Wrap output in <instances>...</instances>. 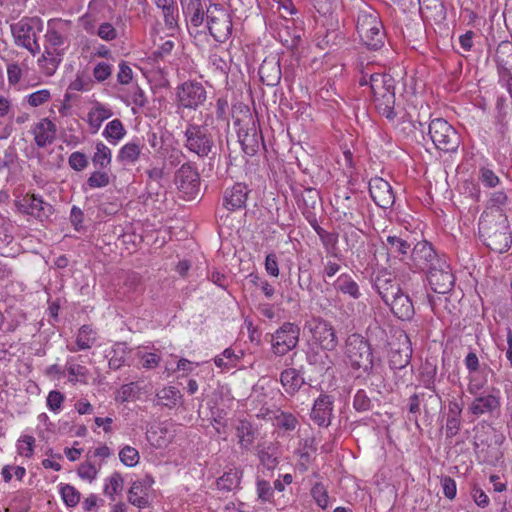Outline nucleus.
<instances>
[{
	"instance_id": "1",
	"label": "nucleus",
	"mask_w": 512,
	"mask_h": 512,
	"mask_svg": "<svg viewBox=\"0 0 512 512\" xmlns=\"http://www.w3.org/2000/svg\"><path fill=\"white\" fill-rule=\"evenodd\" d=\"M479 234L486 245L498 253L506 252L512 243V233L506 214L484 211L479 220Z\"/></svg>"
},
{
	"instance_id": "2",
	"label": "nucleus",
	"mask_w": 512,
	"mask_h": 512,
	"mask_svg": "<svg viewBox=\"0 0 512 512\" xmlns=\"http://www.w3.org/2000/svg\"><path fill=\"white\" fill-rule=\"evenodd\" d=\"M345 355L355 370H363L370 373L373 369V352L371 345L363 336L351 334L348 336L345 344Z\"/></svg>"
},
{
	"instance_id": "3",
	"label": "nucleus",
	"mask_w": 512,
	"mask_h": 512,
	"mask_svg": "<svg viewBox=\"0 0 512 512\" xmlns=\"http://www.w3.org/2000/svg\"><path fill=\"white\" fill-rule=\"evenodd\" d=\"M428 134L435 147L445 153H454L460 145V135L446 120L434 119L429 124Z\"/></svg>"
},
{
	"instance_id": "4",
	"label": "nucleus",
	"mask_w": 512,
	"mask_h": 512,
	"mask_svg": "<svg viewBox=\"0 0 512 512\" xmlns=\"http://www.w3.org/2000/svg\"><path fill=\"white\" fill-rule=\"evenodd\" d=\"M206 28L213 39L222 44L227 42L233 31V23L230 13L220 4L212 6Z\"/></svg>"
},
{
	"instance_id": "5",
	"label": "nucleus",
	"mask_w": 512,
	"mask_h": 512,
	"mask_svg": "<svg viewBox=\"0 0 512 512\" xmlns=\"http://www.w3.org/2000/svg\"><path fill=\"white\" fill-rule=\"evenodd\" d=\"M185 147L199 157H207L214 147V140L206 125L190 123L184 132Z\"/></svg>"
},
{
	"instance_id": "6",
	"label": "nucleus",
	"mask_w": 512,
	"mask_h": 512,
	"mask_svg": "<svg viewBox=\"0 0 512 512\" xmlns=\"http://www.w3.org/2000/svg\"><path fill=\"white\" fill-rule=\"evenodd\" d=\"M299 336L300 328L298 325L285 322L272 334L271 346L273 353L277 356L286 355L297 346Z\"/></svg>"
},
{
	"instance_id": "7",
	"label": "nucleus",
	"mask_w": 512,
	"mask_h": 512,
	"mask_svg": "<svg viewBox=\"0 0 512 512\" xmlns=\"http://www.w3.org/2000/svg\"><path fill=\"white\" fill-rule=\"evenodd\" d=\"M174 181L184 199L191 200L199 194L200 176L197 169L191 164H183L177 170Z\"/></svg>"
},
{
	"instance_id": "8",
	"label": "nucleus",
	"mask_w": 512,
	"mask_h": 512,
	"mask_svg": "<svg viewBox=\"0 0 512 512\" xmlns=\"http://www.w3.org/2000/svg\"><path fill=\"white\" fill-rule=\"evenodd\" d=\"M38 18H23L11 25V32L17 45L26 48L33 55L40 52V46L36 40L34 25L39 23Z\"/></svg>"
},
{
	"instance_id": "9",
	"label": "nucleus",
	"mask_w": 512,
	"mask_h": 512,
	"mask_svg": "<svg viewBox=\"0 0 512 512\" xmlns=\"http://www.w3.org/2000/svg\"><path fill=\"white\" fill-rule=\"evenodd\" d=\"M427 280L435 293L446 294L454 286L455 277L445 259L437 261L435 266L427 270Z\"/></svg>"
},
{
	"instance_id": "10",
	"label": "nucleus",
	"mask_w": 512,
	"mask_h": 512,
	"mask_svg": "<svg viewBox=\"0 0 512 512\" xmlns=\"http://www.w3.org/2000/svg\"><path fill=\"white\" fill-rule=\"evenodd\" d=\"M177 97L180 106L188 109H197L206 101V90L204 86L195 81L183 83L177 89Z\"/></svg>"
},
{
	"instance_id": "11",
	"label": "nucleus",
	"mask_w": 512,
	"mask_h": 512,
	"mask_svg": "<svg viewBox=\"0 0 512 512\" xmlns=\"http://www.w3.org/2000/svg\"><path fill=\"white\" fill-rule=\"evenodd\" d=\"M310 332L316 344L323 351H333L338 346V338L333 326L321 318L314 319L310 324Z\"/></svg>"
},
{
	"instance_id": "12",
	"label": "nucleus",
	"mask_w": 512,
	"mask_h": 512,
	"mask_svg": "<svg viewBox=\"0 0 512 512\" xmlns=\"http://www.w3.org/2000/svg\"><path fill=\"white\" fill-rule=\"evenodd\" d=\"M215 4H212L210 0H189L187 3L184 14L187 19L188 29L192 34V29L198 33V28L201 27L204 21H207L210 9Z\"/></svg>"
},
{
	"instance_id": "13",
	"label": "nucleus",
	"mask_w": 512,
	"mask_h": 512,
	"mask_svg": "<svg viewBox=\"0 0 512 512\" xmlns=\"http://www.w3.org/2000/svg\"><path fill=\"white\" fill-rule=\"evenodd\" d=\"M370 196L377 206L388 209L395 203V195L391 185L381 177L369 181Z\"/></svg>"
},
{
	"instance_id": "14",
	"label": "nucleus",
	"mask_w": 512,
	"mask_h": 512,
	"mask_svg": "<svg viewBox=\"0 0 512 512\" xmlns=\"http://www.w3.org/2000/svg\"><path fill=\"white\" fill-rule=\"evenodd\" d=\"M18 208L21 212L41 220L48 218L53 213V207L35 194L24 196L18 201Z\"/></svg>"
},
{
	"instance_id": "15",
	"label": "nucleus",
	"mask_w": 512,
	"mask_h": 512,
	"mask_svg": "<svg viewBox=\"0 0 512 512\" xmlns=\"http://www.w3.org/2000/svg\"><path fill=\"white\" fill-rule=\"evenodd\" d=\"M411 258L414 265L421 270H429L436 265L437 261H442L434 251L432 245L427 241L418 242L411 251Z\"/></svg>"
},
{
	"instance_id": "16",
	"label": "nucleus",
	"mask_w": 512,
	"mask_h": 512,
	"mask_svg": "<svg viewBox=\"0 0 512 512\" xmlns=\"http://www.w3.org/2000/svg\"><path fill=\"white\" fill-rule=\"evenodd\" d=\"M374 287L384 303H388L389 299L398 295L402 290L396 277L386 269L377 273L374 279Z\"/></svg>"
},
{
	"instance_id": "17",
	"label": "nucleus",
	"mask_w": 512,
	"mask_h": 512,
	"mask_svg": "<svg viewBox=\"0 0 512 512\" xmlns=\"http://www.w3.org/2000/svg\"><path fill=\"white\" fill-rule=\"evenodd\" d=\"M399 347H391L389 354V366L394 370H403L410 363L412 348L409 338L406 334H401L398 338Z\"/></svg>"
},
{
	"instance_id": "18",
	"label": "nucleus",
	"mask_w": 512,
	"mask_h": 512,
	"mask_svg": "<svg viewBox=\"0 0 512 512\" xmlns=\"http://www.w3.org/2000/svg\"><path fill=\"white\" fill-rule=\"evenodd\" d=\"M334 399L330 395L321 394L314 402L311 419L318 425L327 427L331 423Z\"/></svg>"
},
{
	"instance_id": "19",
	"label": "nucleus",
	"mask_w": 512,
	"mask_h": 512,
	"mask_svg": "<svg viewBox=\"0 0 512 512\" xmlns=\"http://www.w3.org/2000/svg\"><path fill=\"white\" fill-rule=\"evenodd\" d=\"M390 307L391 312L402 321H409L414 317L415 308L409 295L403 290L398 295L393 296L385 303Z\"/></svg>"
},
{
	"instance_id": "20",
	"label": "nucleus",
	"mask_w": 512,
	"mask_h": 512,
	"mask_svg": "<svg viewBox=\"0 0 512 512\" xmlns=\"http://www.w3.org/2000/svg\"><path fill=\"white\" fill-rule=\"evenodd\" d=\"M250 190L244 183H235L227 188L223 195V206L229 211L245 207Z\"/></svg>"
},
{
	"instance_id": "21",
	"label": "nucleus",
	"mask_w": 512,
	"mask_h": 512,
	"mask_svg": "<svg viewBox=\"0 0 512 512\" xmlns=\"http://www.w3.org/2000/svg\"><path fill=\"white\" fill-rule=\"evenodd\" d=\"M381 24L382 21L379 13L375 9L368 5H364L359 9L356 22L359 37L368 38V32L373 28L381 26Z\"/></svg>"
},
{
	"instance_id": "22",
	"label": "nucleus",
	"mask_w": 512,
	"mask_h": 512,
	"mask_svg": "<svg viewBox=\"0 0 512 512\" xmlns=\"http://www.w3.org/2000/svg\"><path fill=\"white\" fill-rule=\"evenodd\" d=\"M153 482L150 476H145L143 479L133 482L128 491V501L138 508L147 507L149 504L148 491Z\"/></svg>"
},
{
	"instance_id": "23",
	"label": "nucleus",
	"mask_w": 512,
	"mask_h": 512,
	"mask_svg": "<svg viewBox=\"0 0 512 512\" xmlns=\"http://www.w3.org/2000/svg\"><path fill=\"white\" fill-rule=\"evenodd\" d=\"M38 148H44L53 143L56 137V125L49 118H42L31 130Z\"/></svg>"
},
{
	"instance_id": "24",
	"label": "nucleus",
	"mask_w": 512,
	"mask_h": 512,
	"mask_svg": "<svg viewBox=\"0 0 512 512\" xmlns=\"http://www.w3.org/2000/svg\"><path fill=\"white\" fill-rule=\"evenodd\" d=\"M469 405V412L479 417L487 413H493L500 407V398L494 394H478Z\"/></svg>"
},
{
	"instance_id": "25",
	"label": "nucleus",
	"mask_w": 512,
	"mask_h": 512,
	"mask_svg": "<svg viewBox=\"0 0 512 512\" xmlns=\"http://www.w3.org/2000/svg\"><path fill=\"white\" fill-rule=\"evenodd\" d=\"M259 76L265 85L276 86L281 79L279 59L276 57H266L260 65Z\"/></svg>"
},
{
	"instance_id": "26",
	"label": "nucleus",
	"mask_w": 512,
	"mask_h": 512,
	"mask_svg": "<svg viewBox=\"0 0 512 512\" xmlns=\"http://www.w3.org/2000/svg\"><path fill=\"white\" fill-rule=\"evenodd\" d=\"M67 26V21L50 20L48 22V28L45 34V39L50 49L58 51V48L63 46L67 42V37L64 34Z\"/></svg>"
},
{
	"instance_id": "27",
	"label": "nucleus",
	"mask_w": 512,
	"mask_h": 512,
	"mask_svg": "<svg viewBox=\"0 0 512 512\" xmlns=\"http://www.w3.org/2000/svg\"><path fill=\"white\" fill-rule=\"evenodd\" d=\"M369 85L373 95V100L376 97L386 96L395 92V80L392 76L386 74L375 73L370 75Z\"/></svg>"
},
{
	"instance_id": "28",
	"label": "nucleus",
	"mask_w": 512,
	"mask_h": 512,
	"mask_svg": "<svg viewBox=\"0 0 512 512\" xmlns=\"http://www.w3.org/2000/svg\"><path fill=\"white\" fill-rule=\"evenodd\" d=\"M422 17L434 21L444 20L446 8L442 0H418Z\"/></svg>"
},
{
	"instance_id": "29",
	"label": "nucleus",
	"mask_w": 512,
	"mask_h": 512,
	"mask_svg": "<svg viewBox=\"0 0 512 512\" xmlns=\"http://www.w3.org/2000/svg\"><path fill=\"white\" fill-rule=\"evenodd\" d=\"M280 381L285 391L290 395L298 392L305 384L303 376L295 368L283 370L280 375Z\"/></svg>"
},
{
	"instance_id": "30",
	"label": "nucleus",
	"mask_w": 512,
	"mask_h": 512,
	"mask_svg": "<svg viewBox=\"0 0 512 512\" xmlns=\"http://www.w3.org/2000/svg\"><path fill=\"white\" fill-rule=\"evenodd\" d=\"M97 340V332L90 325H83L79 328L76 336V346H68V350L76 352L90 349Z\"/></svg>"
},
{
	"instance_id": "31",
	"label": "nucleus",
	"mask_w": 512,
	"mask_h": 512,
	"mask_svg": "<svg viewBox=\"0 0 512 512\" xmlns=\"http://www.w3.org/2000/svg\"><path fill=\"white\" fill-rule=\"evenodd\" d=\"M374 105L379 114L386 117L389 121H394L398 113L395 110V92L386 94V96L376 97Z\"/></svg>"
},
{
	"instance_id": "32",
	"label": "nucleus",
	"mask_w": 512,
	"mask_h": 512,
	"mask_svg": "<svg viewBox=\"0 0 512 512\" xmlns=\"http://www.w3.org/2000/svg\"><path fill=\"white\" fill-rule=\"evenodd\" d=\"M383 244L388 255L401 258L408 255L411 247L410 243L396 235L387 236L386 241L383 242Z\"/></svg>"
},
{
	"instance_id": "33",
	"label": "nucleus",
	"mask_w": 512,
	"mask_h": 512,
	"mask_svg": "<svg viewBox=\"0 0 512 512\" xmlns=\"http://www.w3.org/2000/svg\"><path fill=\"white\" fill-rule=\"evenodd\" d=\"M335 289L353 299H359L361 292L356 281L349 274H341L335 281Z\"/></svg>"
},
{
	"instance_id": "34",
	"label": "nucleus",
	"mask_w": 512,
	"mask_h": 512,
	"mask_svg": "<svg viewBox=\"0 0 512 512\" xmlns=\"http://www.w3.org/2000/svg\"><path fill=\"white\" fill-rule=\"evenodd\" d=\"M111 109L97 103L94 108L90 110L87 117V122L93 129V133L97 132L102 123L112 116Z\"/></svg>"
},
{
	"instance_id": "35",
	"label": "nucleus",
	"mask_w": 512,
	"mask_h": 512,
	"mask_svg": "<svg viewBox=\"0 0 512 512\" xmlns=\"http://www.w3.org/2000/svg\"><path fill=\"white\" fill-rule=\"evenodd\" d=\"M360 39L368 49L379 50L384 46L386 40V33L384 31L383 24L375 29H371L368 32V38L360 37Z\"/></svg>"
},
{
	"instance_id": "36",
	"label": "nucleus",
	"mask_w": 512,
	"mask_h": 512,
	"mask_svg": "<svg viewBox=\"0 0 512 512\" xmlns=\"http://www.w3.org/2000/svg\"><path fill=\"white\" fill-rule=\"evenodd\" d=\"M496 61L501 67V71H511L512 69V44L508 41L501 42L496 50Z\"/></svg>"
},
{
	"instance_id": "37",
	"label": "nucleus",
	"mask_w": 512,
	"mask_h": 512,
	"mask_svg": "<svg viewBox=\"0 0 512 512\" xmlns=\"http://www.w3.org/2000/svg\"><path fill=\"white\" fill-rule=\"evenodd\" d=\"M60 61L61 53L59 51L52 50L49 47L45 48L44 53L38 60L39 65L46 70L47 75H52L55 72Z\"/></svg>"
},
{
	"instance_id": "38",
	"label": "nucleus",
	"mask_w": 512,
	"mask_h": 512,
	"mask_svg": "<svg viewBox=\"0 0 512 512\" xmlns=\"http://www.w3.org/2000/svg\"><path fill=\"white\" fill-rule=\"evenodd\" d=\"M421 404L423 405L424 414L426 417L433 415L441 405V397L438 395L436 389L429 390V392H420Z\"/></svg>"
},
{
	"instance_id": "39",
	"label": "nucleus",
	"mask_w": 512,
	"mask_h": 512,
	"mask_svg": "<svg viewBox=\"0 0 512 512\" xmlns=\"http://www.w3.org/2000/svg\"><path fill=\"white\" fill-rule=\"evenodd\" d=\"M306 359L310 365L318 367L320 371H326L331 364L328 354L320 351L317 347H310L308 349Z\"/></svg>"
},
{
	"instance_id": "40",
	"label": "nucleus",
	"mask_w": 512,
	"mask_h": 512,
	"mask_svg": "<svg viewBox=\"0 0 512 512\" xmlns=\"http://www.w3.org/2000/svg\"><path fill=\"white\" fill-rule=\"evenodd\" d=\"M142 146L136 142L126 143L118 153V160L125 164L135 163L141 154Z\"/></svg>"
},
{
	"instance_id": "41",
	"label": "nucleus",
	"mask_w": 512,
	"mask_h": 512,
	"mask_svg": "<svg viewBox=\"0 0 512 512\" xmlns=\"http://www.w3.org/2000/svg\"><path fill=\"white\" fill-rule=\"evenodd\" d=\"M95 148L96 151L92 157L94 166L101 169L109 167L112 161V152L110 148L103 142H98Z\"/></svg>"
},
{
	"instance_id": "42",
	"label": "nucleus",
	"mask_w": 512,
	"mask_h": 512,
	"mask_svg": "<svg viewBox=\"0 0 512 512\" xmlns=\"http://www.w3.org/2000/svg\"><path fill=\"white\" fill-rule=\"evenodd\" d=\"M125 134L126 130L119 119L110 121L103 131L104 137L113 143H117Z\"/></svg>"
},
{
	"instance_id": "43",
	"label": "nucleus",
	"mask_w": 512,
	"mask_h": 512,
	"mask_svg": "<svg viewBox=\"0 0 512 512\" xmlns=\"http://www.w3.org/2000/svg\"><path fill=\"white\" fill-rule=\"evenodd\" d=\"M236 431L239 438V443L243 447H248L252 444L254 441V432L250 422L246 420H240L236 427Z\"/></svg>"
},
{
	"instance_id": "44",
	"label": "nucleus",
	"mask_w": 512,
	"mask_h": 512,
	"mask_svg": "<svg viewBox=\"0 0 512 512\" xmlns=\"http://www.w3.org/2000/svg\"><path fill=\"white\" fill-rule=\"evenodd\" d=\"M437 376V366L429 363L428 361L422 366V371L420 373V379L423 383L424 387L428 390H434L435 388V379Z\"/></svg>"
},
{
	"instance_id": "45",
	"label": "nucleus",
	"mask_w": 512,
	"mask_h": 512,
	"mask_svg": "<svg viewBox=\"0 0 512 512\" xmlns=\"http://www.w3.org/2000/svg\"><path fill=\"white\" fill-rule=\"evenodd\" d=\"M508 202V197L505 192H494L489 199L488 206L485 211H493V213L505 214L504 207Z\"/></svg>"
},
{
	"instance_id": "46",
	"label": "nucleus",
	"mask_w": 512,
	"mask_h": 512,
	"mask_svg": "<svg viewBox=\"0 0 512 512\" xmlns=\"http://www.w3.org/2000/svg\"><path fill=\"white\" fill-rule=\"evenodd\" d=\"M320 199L319 192L314 188H306L302 194V201L305 206L304 214L310 219L309 209H315ZM311 222V220H309Z\"/></svg>"
},
{
	"instance_id": "47",
	"label": "nucleus",
	"mask_w": 512,
	"mask_h": 512,
	"mask_svg": "<svg viewBox=\"0 0 512 512\" xmlns=\"http://www.w3.org/2000/svg\"><path fill=\"white\" fill-rule=\"evenodd\" d=\"M60 494L64 503L68 507H75L80 501L79 491L72 485L64 484L60 486Z\"/></svg>"
},
{
	"instance_id": "48",
	"label": "nucleus",
	"mask_w": 512,
	"mask_h": 512,
	"mask_svg": "<svg viewBox=\"0 0 512 512\" xmlns=\"http://www.w3.org/2000/svg\"><path fill=\"white\" fill-rule=\"evenodd\" d=\"M123 478L119 473H113L104 487V493L114 500V496L123 490Z\"/></svg>"
},
{
	"instance_id": "49",
	"label": "nucleus",
	"mask_w": 512,
	"mask_h": 512,
	"mask_svg": "<svg viewBox=\"0 0 512 512\" xmlns=\"http://www.w3.org/2000/svg\"><path fill=\"white\" fill-rule=\"evenodd\" d=\"M335 203L337 205V211H339L340 209H342V213H343V216L349 220H354L355 219V215H354V202L351 200V197L348 196V195H344L343 197L341 196H336L335 197Z\"/></svg>"
},
{
	"instance_id": "50",
	"label": "nucleus",
	"mask_w": 512,
	"mask_h": 512,
	"mask_svg": "<svg viewBox=\"0 0 512 512\" xmlns=\"http://www.w3.org/2000/svg\"><path fill=\"white\" fill-rule=\"evenodd\" d=\"M139 391L140 388L137 383L131 382L125 384L121 387L120 391L118 392L117 400H119L122 403L135 400L138 397Z\"/></svg>"
},
{
	"instance_id": "51",
	"label": "nucleus",
	"mask_w": 512,
	"mask_h": 512,
	"mask_svg": "<svg viewBox=\"0 0 512 512\" xmlns=\"http://www.w3.org/2000/svg\"><path fill=\"white\" fill-rule=\"evenodd\" d=\"M35 438L31 435H23L19 438L17 444L18 453L21 456L30 458L34 452Z\"/></svg>"
},
{
	"instance_id": "52",
	"label": "nucleus",
	"mask_w": 512,
	"mask_h": 512,
	"mask_svg": "<svg viewBox=\"0 0 512 512\" xmlns=\"http://www.w3.org/2000/svg\"><path fill=\"white\" fill-rule=\"evenodd\" d=\"M311 495L317 505L322 509L328 507V492L325 486L322 483H316L311 489Z\"/></svg>"
},
{
	"instance_id": "53",
	"label": "nucleus",
	"mask_w": 512,
	"mask_h": 512,
	"mask_svg": "<svg viewBox=\"0 0 512 512\" xmlns=\"http://www.w3.org/2000/svg\"><path fill=\"white\" fill-rule=\"evenodd\" d=\"M119 458L124 465L133 467L138 463L140 457L135 448L127 445L121 449Z\"/></svg>"
},
{
	"instance_id": "54",
	"label": "nucleus",
	"mask_w": 512,
	"mask_h": 512,
	"mask_svg": "<svg viewBox=\"0 0 512 512\" xmlns=\"http://www.w3.org/2000/svg\"><path fill=\"white\" fill-rule=\"evenodd\" d=\"M354 408L359 412H365L372 409V400L364 390H358L353 400Z\"/></svg>"
},
{
	"instance_id": "55",
	"label": "nucleus",
	"mask_w": 512,
	"mask_h": 512,
	"mask_svg": "<svg viewBox=\"0 0 512 512\" xmlns=\"http://www.w3.org/2000/svg\"><path fill=\"white\" fill-rule=\"evenodd\" d=\"M110 183V177L105 171H95L87 179V185L90 188L106 187Z\"/></svg>"
},
{
	"instance_id": "56",
	"label": "nucleus",
	"mask_w": 512,
	"mask_h": 512,
	"mask_svg": "<svg viewBox=\"0 0 512 512\" xmlns=\"http://www.w3.org/2000/svg\"><path fill=\"white\" fill-rule=\"evenodd\" d=\"M277 425L285 430L292 431L296 428L298 424L297 418L291 414L286 412H280L276 417Z\"/></svg>"
},
{
	"instance_id": "57",
	"label": "nucleus",
	"mask_w": 512,
	"mask_h": 512,
	"mask_svg": "<svg viewBox=\"0 0 512 512\" xmlns=\"http://www.w3.org/2000/svg\"><path fill=\"white\" fill-rule=\"evenodd\" d=\"M162 11V15L164 18L165 25L168 29H175L178 26V7L177 5H173L171 7L165 8Z\"/></svg>"
},
{
	"instance_id": "58",
	"label": "nucleus",
	"mask_w": 512,
	"mask_h": 512,
	"mask_svg": "<svg viewBox=\"0 0 512 512\" xmlns=\"http://www.w3.org/2000/svg\"><path fill=\"white\" fill-rule=\"evenodd\" d=\"M235 361L236 356L234 354V351L230 348L225 349L222 355L216 356L214 358L215 365L221 369L233 366Z\"/></svg>"
},
{
	"instance_id": "59",
	"label": "nucleus",
	"mask_w": 512,
	"mask_h": 512,
	"mask_svg": "<svg viewBox=\"0 0 512 512\" xmlns=\"http://www.w3.org/2000/svg\"><path fill=\"white\" fill-rule=\"evenodd\" d=\"M209 63L218 71L225 73L229 69L228 61L225 56L219 54L215 49H211Z\"/></svg>"
},
{
	"instance_id": "60",
	"label": "nucleus",
	"mask_w": 512,
	"mask_h": 512,
	"mask_svg": "<svg viewBox=\"0 0 512 512\" xmlns=\"http://www.w3.org/2000/svg\"><path fill=\"white\" fill-rule=\"evenodd\" d=\"M68 163L73 170L82 171L88 166V159L84 153L76 151L69 156Z\"/></svg>"
},
{
	"instance_id": "61",
	"label": "nucleus",
	"mask_w": 512,
	"mask_h": 512,
	"mask_svg": "<svg viewBox=\"0 0 512 512\" xmlns=\"http://www.w3.org/2000/svg\"><path fill=\"white\" fill-rule=\"evenodd\" d=\"M64 400L65 396L60 391H50L47 397V406L51 411L59 412Z\"/></svg>"
},
{
	"instance_id": "62",
	"label": "nucleus",
	"mask_w": 512,
	"mask_h": 512,
	"mask_svg": "<svg viewBox=\"0 0 512 512\" xmlns=\"http://www.w3.org/2000/svg\"><path fill=\"white\" fill-rule=\"evenodd\" d=\"M160 400H166L165 405H175L179 398V391L175 387H165L157 393Z\"/></svg>"
},
{
	"instance_id": "63",
	"label": "nucleus",
	"mask_w": 512,
	"mask_h": 512,
	"mask_svg": "<svg viewBox=\"0 0 512 512\" xmlns=\"http://www.w3.org/2000/svg\"><path fill=\"white\" fill-rule=\"evenodd\" d=\"M112 74V66L105 62L98 63L93 69V76L96 81L103 82Z\"/></svg>"
},
{
	"instance_id": "64",
	"label": "nucleus",
	"mask_w": 512,
	"mask_h": 512,
	"mask_svg": "<svg viewBox=\"0 0 512 512\" xmlns=\"http://www.w3.org/2000/svg\"><path fill=\"white\" fill-rule=\"evenodd\" d=\"M96 34L105 41H112L117 38L116 29L111 23L108 22L102 23L98 27Z\"/></svg>"
}]
</instances>
